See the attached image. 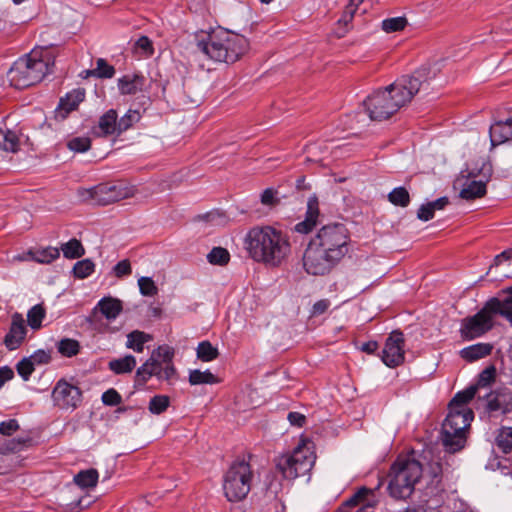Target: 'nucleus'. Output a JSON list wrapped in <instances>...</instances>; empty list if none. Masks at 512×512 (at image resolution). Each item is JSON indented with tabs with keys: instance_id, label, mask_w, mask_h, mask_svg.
I'll return each instance as SVG.
<instances>
[{
	"instance_id": "1",
	"label": "nucleus",
	"mask_w": 512,
	"mask_h": 512,
	"mask_svg": "<svg viewBox=\"0 0 512 512\" xmlns=\"http://www.w3.org/2000/svg\"><path fill=\"white\" fill-rule=\"evenodd\" d=\"M435 76V71L423 66L411 75L401 76L385 89L375 91L364 101L369 118L372 121L387 120L410 103L417 93L429 94Z\"/></svg>"
},
{
	"instance_id": "2",
	"label": "nucleus",
	"mask_w": 512,
	"mask_h": 512,
	"mask_svg": "<svg viewBox=\"0 0 512 512\" xmlns=\"http://www.w3.org/2000/svg\"><path fill=\"white\" fill-rule=\"evenodd\" d=\"M350 235L344 224L323 226L310 239L303 256L305 271L314 276H323L348 254Z\"/></svg>"
},
{
	"instance_id": "3",
	"label": "nucleus",
	"mask_w": 512,
	"mask_h": 512,
	"mask_svg": "<svg viewBox=\"0 0 512 512\" xmlns=\"http://www.w3.org/2000/svg\"><path fill=\"white\" fill-rule=\"evenodd\" d=\"M244 246L253 261L268 268L284 265L292 251L289 236L269 225L251 228L245 236Z\"/></svg>"
},
{
	"instance_id": "4",
	"label": "nucleus",
	"mask_w": 512,
	"mask_h": 512,
	"mask_svg": "<svg viewBox=\"0 0 512 512\" xmlns=\"http://www.w3.org/2000/svg\"><path fill=\"white\" fill-rule=\"evenodd\" d=\"M196 46L208 59L234 63L247 52L249 42L243 35L218 29L197 36Z\"/></svg>"
},
{
	"instance_id": "5",
	"label": "nucleus",
	"mask_w": 512,
	"mask_h": 512,
	"mask_svg": "<svg viewBox=\"0 0 512 512\" xmlns=\"http://www.w3.org/2000/svg\"><path fill=\"white\" fill-rule=\"evenodd\" d=\"M422 471L419 461L409 457H398L389 473V495L396 500L409 498L422 476Z\"/></svg>"
},
{
	"instance_id": "6",
	"label": "nucleus",
	"mask_w": 512,
	"mask_h": 512,
	"mask_svg": "<svg viewBox=\"0 0 512 512\" xmlns=\"http://www.w3.org/2000/svg\"><path fill=\"white\" fill-rule=\"evenodd\" d=\"M473 420L471 409L449 408V413L442 424L441 439L446 451L455 453L464 448L466 430Z\"/></svg>"
},
{
	"instance_id": "7",
	"label": "nucleus",
	"mask_w": 512,
	"mask_h": 512,
	"mask_svg": "<svg viewBox=\"0 0 512 512\" xmlns=\"http://www.w3.org/2000/svg\"><path fill=\"white\" fill-rule=\"evenodd\" d=\"M254 474L245 459L235 460L224 475L223 490L230 502H238L246 498L251 490Z\"/></svg>"
},
{
	"instance_id": "8",
	"label": "nucleus",
	"mask_w": 512,
	"mask_h": 512,
	"mask_svg": "<svg viewBox=\"0 0 512 512\" xmlns=\"http://www.w3.org/2000/svg\"><path fill=\"white\" fill-rule=\"evenodd\" d=\"M54 58L50 55L48 49L32 51L26 59L17 63L13 70L19 74L18 81L23 87L33 86L43 80V78L53 72Z\"/></svg>"
},
{
	"instance_id": "9",
	"label": "nucleus",
	"mask_w": 512,
	"mask_h": 512,
	"mask_svg": "<svg viewBox=\"0 0 512 512\" xmlns=\"http://www.w3.org/2000/svg\"><path fill=\"white\" fill-rule=\"evenodd\" d=\"M315 459L312 441L302 439L291 454L279 458L277 467L286 479H295L308 474Z\"/></svg>"
},
{
	"instance_id": "10",
	"label": "nucleus",
	"mask_w": 512,
	"mask_h": 512,
	"mask_svg": "<svg viewBox=\"0 0 512 512\" xmlns=\"http://www.w3.org/2000/svg\"><path fill=\"white\" fill-rule=\"evenodd\" d=\"M498 307L496 297H493L475 315L462 319L460 328L462 339L473 340L490 331L493 328V318Z\"/></svg>"
},
{
	"instance_id": "11",
	"label": "nucleus",
	"mask_w": 512,
	"mask_h": 512,
	"mask_svg": "<svg viewBox=\"0 0 512 512\" xmlns=\"http://www.w3.org/2000/svg\"><path fill=\"white\" fill-rule=\"evenodd\" d=\"M82 201L93 205H109L128 197V188L121 185L103 183L89 189H79Z\"/></svg>"
},
{
	"instance_id": "12",
	"label": "nucleus",
	"mask_w": 512,
	"mask_h": 512,
	"mask_svg": "<svg viewBox=\"0 0 512 512\" xmlns=\"http://www.w3.org/2000/svg\"><path fill=\"white\" fill-rule=\"evenodd\" d=\"M54 404L61 409H76L82 402V391L79 387L59 380L52 391Z\"/></svg>"
},
{
	"instance_id": "13",
	"label": "nucleus",
	"mask_w": 512,
	"mask_h": 512,
	"mask_svg": "<svg viewBox=\"0 0 512 512\" xmlns=\"http://www.w3.org/2000/svg\"><path fill=\"white\" fill-rule=\"evenodd\" d=\"M404 344V335L401 331L395 330L389 335L381 354V359L386 366L395 368L404 362Z\"/></svg>"
},
{
	"instance_id": "14",
	"label": "nucleus",
	"mask_w": 512,
	"mask_h": 512,
	"mask_svg": "<svg viewBox=\"0 0 512 512\" xmlns=\"http://www.w3.org/2000/svg\"><path fill=\"white\" fill-rule=\"evenodd\" d=\"M27 328L22 314L15 312L11 316L9 331L4 337L3 343L10 351L18 349L24 342Z\"/></svg>"
},
{
	"instance_id": "15",
	"label": "nucleus",
	"mask_w": 512,
	"mask_h": 512,
	"mask_svg": "<svg viewBox=\"0 0 512 512\" xmlns=\"http://www.w3.org/2000/svg\"><path fill=\"white\" fill-rule=\"evenodd\" d=\"M98 128L103 136L112 134L120 135L128 129V113L118 121L117 111L115 109H110L100 117Z\"/></svg>"
},
{
	"instance_id": "16",
	"label": "nucleus",
	"mask_w": 512,
	"mask_h": 512,
	"mask_svg": "<svg viewBox=\"0 0 512 512\" xmlns=\"http://www.w3.org/2000/svg\"><path fill=\"white\" fill-rule=\"evenodd\" d=\"M143 372L148 376H156L159 380L166 381L168 384H174L178 380V373L173 363L145 362L139 375Z\"/></svg>"
},
{
	"instance_id": "17",
	"label": "nucleus",
	"mask_w": 512,
	"mask_h": 512,
	"mask_svg": "<svg viewBox=\"0 0 512 512\" xmlns=\"http://www.w3.org/2000/svg\"><path fill=\"white\" fill-rule=\"evenodd\" d=\"M33 445L31 437H18L8 440L0 448V475L6 474L10 471V466L7 463L5 453H17Z\"/></svg>"
},
{
	"instance_id": "18",
	"label": "nucleus",
	"mask_w": 512,
	"mask_h": 512,
	"mask_svg": "<svg viewBox=\"0 0 512 512\" xmlns=\"http://www.w3.org/2000/svg\"><path fill=\"white\" fill-rule=\"evenodd\" d=\"M484 398L487 400L486 410L488 412L506 413L510 410L512 392L507 388L487 393Z\"/></svg>"
},
{
	"instance_id": "19",
	"label": "nucleus",
	"mask_w": 512,
	"mask_h": 512,
	"mask_svg": "<svg viewBox=\"0 0 512 512\" xmlns=\"http://www.w3.org/2000/svg\"><path fill=\"white\" fill-rule=\"evenodd\" d=\"M85 95L86 91L84 88H76L68 92L59 101V105L57 107L59 115L66 118L70 112L76 110L79 104L84 101Z\"/></svg>"
},
{
	"instance_id": "20",
	"label": "nucleus",
	"mask_w": 512,
	"mask_h": 512,
	"mask_svg": "<svg viewBox=\"0 0 512 512\" xmlns=\"http://www.w3.org/2000/svg\"><path fill=\"white\" fill-rule=\"evenodd\" d=\"M490 140L493 147L512 140V117L491 125Z\"/></svg>"
},
{
	"instance_id": "21",
	"label": "nucleus",
	"mask_w": 512,
	"mask_h": 512,
	"mask_svg": "<svg viewBox=\"0 0 512 512\" xmlns=\"http://www.w3.org/2000/svg\"><path fill=\"white\" fill-rule=\"evenodd\" d=\"M319 216L318 201L316 198H310L307 204L306 217L303 221L295 225V231L307 234L316 226Z\"/></svg>"
},
{
	"instance_id": "22",
	"label": "nucleus",
	"mask_w": 512,
	"mask_h": 512,
	"mask_svg": "<svg viewBox=\"0 0 512 512\" xmlns=\"http://www.w3.org/2000/svg\"><path fill=\"white\" fill-rule=\"evenodd\" d=\"M493 346L490 343H477L460 350V357L467 362H474L491 354Z\"/></svg>"
},
{
	"instance_id": "23",
	"label": "nucleus",
	"mask_w": 512,
	"mask_h": 512,
	"mask_svg": "<svg viewBox=\"0 0 512 512\" xmlns=\"http://www.w3.org/2000/svg\"><path fill=\"white\" fill-rule=\"evenodd\" d=\"M372 493L371 489L366 487L360 488L355 494L347 499L339 508V512H353V509L359 507L362 509L367 506L366 498Z\"/></svg>"
},
{
	"instance_id": "24",
	"label": "nucleus",
	"mask_w": 512,
	"mask_h": 512,
	"mask_svg": "<svg viewBox=\"0 0 512 512\" xmlns=\"http://www.w3.org/2000/svg\"><path fill=\"white\" fill-rule=\"evenodd\" d=\"M97 308L100 312L105 316L108 320H114L122 311V302L118 299L112 297H104L102 298L98 304Z\"/></svg>"
},
{
	"instance_id": "25",
	"label": "nucleus",
	"mask_w": 512,
	"mask_h": 512,
	"mask_svg": "<svg viewBox=\"0 0 512 512\" xmlns=\"http://www.w3.org/2000/svg\"><path fill=\"white\" fill-rule=\"evenodd\" d=\"M131 53L137 60L148 59L154 54L153 42L147 36H140L135 41Z\"/></svg>"
},
{
	"instance_id": "26",
	"label": "nucleus",
	"mask_w": 512,
	"mask_h": 512,
	"mask_svg": "<svg viewBox=\"0 0 512 512\" xmlns=\"http://www.w3.org/2000/svg\"><path fill=\"white\" fill-rule=\"evenodd\" d=\"M99 473L96 469L90 468L79 471L74 475V483L82 489L94 488L98 483Z\"/></svg>"
},
{
	"instance_id": "27",
	"label": "nucleus",
	"mask_w": 512,
	"mask_h": 512,
	"mask_svg": "<svg viewBox=\"0 0 512 512\" xmlns=\"http://www.w3.org/2000/svg\"><path fill=\"white\" fill-rule=\"evenodd\" d=\"M20 141L17 132L0 129V150L15 153L19 150Z\"/></svg>"
},
{
	"instance_id": "28",
	"label": "nucleus",
	"mask_w": 512,
	"mask_h": 512,
	"mask_svg": "<svg viewBox=\"0 0 512 512\" xmlns=\"http://www.w3.org/2000/svg\"><path fill=\"white\" fill-rule=\"evenodd\" d=\"M150 104V97L147 94H139L130 103V127L138 122Z\"/></svg>"
},
{
	"instance_id": "29",
	"label": "nucleus",
	"mask_w": 512,
	"mask_h": 512,
	"mask_svg": "<svg viewBox=\"0 0 512 512\" xmlns=\"http://www.w3.org/2000/svg\"><path fill=\"white\" fill-rule=\"evenodd\" d=\"M486 192L485 182L472 180L460 191V197L465 200H474L483 197Z\"/></svg>"
},
{
	"instance_id": "30",
	"label": "nucleus",
	"mask_w": 512,
	"mask_h": 512,
	"mask_svg": "<svg viewBox=\"0 0 512 512\" xmlns=\"http://www.w3.org/2000/svg\"><path fill=\"white\" fill-rule=\"evenodd\" d=\"M477 392V387H474L473 385L469 386L463 391H459L450 401L449 408L468 409L466 404H468L475 397Z\"/></svg>"
},
{
	"instance_id": "31",
	"label": "nucleus",
	"mask_w": 512,
	"mask_h": 512,
	"mask_svg": "<svg viewBox=\"0 0 512 512\" xmlns=\"http://www.w3.org/2000/svg\"><path fill=\"white\" fill-rule=\"evenodd\" d=\"M61 250L64 257L67 259H78L85 254L82 243L76 238H72L68 242L63 243Z\"/></svg>"
},
{
	"instance_id": "32",
	"label": "nucleus",
	"mask_w": 512,
	"mask_h": 512,
	"mask_svg": "<svg viewBox=\"0 0 512 512\" xmlns=\"http://www.w3.org/2000/svg\"><path fill=\"white\" fill-rule=\"evenodd\" d=\"M153 341V336L143 331L134 330L130 332V349L134 352L141 353L144 350V345Z\"/></svg>"
},
{
	"instance_id": "33",
	"label": "nucleus",
	"mask_w": 512,
	"mask_h": 512,
	"mask_svg": "<svg viewBox=\"0 0 512 512\" xmlns=\"http://www.w3.org/2000/svg\"><path fill=\"white\" fill-rule=\"evenodd\" d=\"M217 382V377L209 370L200 371L198 369H195L191 370L189 373V383L191 385L215 384Z\"/></svg>"
},
{
	"instance_id": "34",
	"label": "nucleus",
	"mask_w": 512,
	"mask_h": 512,
	"mask_svg": "<svg viewBox=\"0 0 512 512\" xmlns=\"http://www.w3.org/2000/svg\"><path fill=\"white\" fill-rule=\"evenodd\" d=\"M46 316V310L42 304L34 305L27 313L29 326L37 330L42 326V321Z\"/></svg>"
},
{
	"instance_id": "35",
	"label": "nucleus",
	"mask_w": 512,
	"mask_h": 512,
	"mask_svg": "<svg viewBox=\"0 0 512 512\" xmlns=\"http://www.w3.org/2000/svg\"><path fill=\"white\" fill-rule=\"evenodd\" d=\"M219 356L218 349L209 341H202L197 347V357L203 362H210Z\"/></svg>"
},
{
	"instance_id": "36",
	"label": "nucleus",
	"mask_w": 512,
	"mask_h": 512,
	"mask_svg": "<svg viewBox=\"0 0 512 512\" xmlns=\"http://www.w3.org/2000/svg\"><path fill=\"white\" fill-rule=\"evenodd\" d=\"M207 260L212 265L225 266L230 261V254L223 247H214L207 255Z\"/></svg>"
},
{
	"instance_id": "37",
	"label": "nucleus",
	"mask_w": 512,
	"mask_h": 512,
	"mask_svg": "<svg viewBox=\"0 0 512 512\" xmlns=\"http://www.w3.org/2000/svg\"><path fill=\"white\" fill-rule=\"evenodd\" d=\"M96 68L92 70H87V75H92L98 78H111L115 73V69L113 66L109 65L107 61L103 58H99L96 61Z\"/></svg>"
},
{
	"instance_id": "38",
	"label": "nucleus",
	"mask_w": 512,
	"mask_h": 512,
	"mask_svg": "<svg viewBox=\"0 0 512 512\" xmlns=\"http://www.w3.org/2000/svg\"><path fill=\"white\" fill-rule=\"evenodd\" d=\"M388 200L395 206L407 207L410 203V195L405 187H397L388 194Z\"/></svg>"
},
{
	"instance_id": "39",
	"label": "nucleus",
	"mask_w": 512,
	"mask_h": 512,
	"mask_svg": "<svg viewBox=\"0 0 512 512\" xmlns=\"http://www.w3.org/2000/svg\"><path fill=\"white\" fill-rule=\"evenodd\" d=\"M495 379L496 368L495 366L490 365L480 372L477 378V382L473 386L477 387V391H479L482 388L489 387L492 383L495 382Z\"/></svg>"
},
{
	"instance_id": "40",
	"label": "nucleus",
	"mask_w": 512,
	"mask_h": 512,
	"mask_svg": "<svg viewBox=\"0 0 512 512\" xmlns=\"http://www.w3.org/2000/svg\"><path fill=\"white\" fill-rule=\"evenodd\" d=\"M58 351L65 357H73L80 351V344L75 339L64 338L58 343Z\"/></svg>"
},
{
	"instance_id": "41",
	"label": "nucleus",
	"mask_w": 512,
	"mask_h": 512,
	"mask_svg": "<svg viewBox=\"0 0 512 512\" xmlns=\"http://www.w3.org/2000/svg\"><path fill=\"white\" fill-rule=\"evenodd\" d=\"M497 446L504 452L512 450V427H502L496 437Z\"/></svg>"
},
{
	"instance_id": "42",
	"label": "nucleus",
	"mask_w": 512,
	"mask_h": 512,
	"mask_svg": "<svg viewBox=\"0 0 512 512\" xmlns=\"http://www.w3.org/2000/svg\"><path fill=\"white\" fill-rule=\"evenodd\" d=\"M174 349L164 345L159 346L152 352L151 358L147 362L160 361L162 364L172 363Z\"/></svg>"
},
{
	"instance_id": "43",
	"label": "nucleus",
	"mask_w": 512,
	"mask_h": 512,
	"mask_svg": "<svg viewBox=\"0 0 512 512\" xmlns=\"http://www.w3.org/2000/svg\"><path fill=\"white\" fill-rule=\"evenodd\" d=\"M60 256L59 249L56 247H47L41 250H38L34 253L33 259L42 264H49L52 261L56 260Z\"/></svg>"
},
{
	"instance_id": "44",
	"label": "nucleus",
	"mask_w": 512,
	"mask_h": 512,
	"mask_svg": "<svg viewBox=\"0 0 512 512\" xmlns=\"http://www.w3.org/2000/svg\"><path fill=\"white\" fill-rule=\"evenodd\" d=\"M95 264L90 259H84L75 263L73 274L75 278L84 279L94 272Z\"/></svg>"
},
{
	"instance_id": "45",
	"label": "nucleus",
	"mask_w": 512,
	"mask_h": 512,
	"mask_svg": "<svg viewBox=\"0 0 512 512\" xmlns=\"http://www.w3.org/2000/svg\"><path fill=\"white\" fill-rule=\"evenodd\" d=\"M507 292L508 296L504 300L496 298L499 307L496 309L495 315L499 314L512 323V287L508 288Z\"/></svg>"
},
{
	"instance_id": "46",
	"label": "nucleus",
	"mask_w": 512,
	"mask_h": 512,
	"mask_svg": "<svg viewBox=\"0 0 512 512\" xmlns=\"http://www.w3.org/2000/svg\"><path fill=\"white\" fill-rule=\"evenodd\" d=\"M170 405V398L166 395H155L149 401V411L159 415L167 410Z\"/></svg>"
},
{
	"instance_id": "47",
	"label": "nucleus",
	"mask_w": 512,
	"mask_h": 512,
	"mask_svg": "<svg viewBox=\"0 0 512 512\" xmlns=\"http://www.w3.org/2000/svg\"><path fill=\"white\" fill-rule=\"evenodd\" d=\"M405 17H393L382 21V29L387 33L402 31L407 25Z\"/></svg>"
},
{
	"instance_id": "48",
	"label": "nucleus",
	"mask_w": 512,
	"mask_h": 512,
	"mask_svg": "<svg viewBox=\"0 0 512 512\" xmlns=\"http://www.w3.org/2000/svg\"><path fill=\"white\" fill-rule=\"evenodd\" d=\"M150 81L143 75L134 74L133 78L130 79V96L140 94H146V88Z\"/></svg>"
},
{
	"instance_id": "49",
	"label": "nucleus",
	"mask_w": 512,
	"mask_h": 512,
	"mask_svg": "<svg viewBox=\"0 0 512 512\" xmlns=\"http://www.w3.org/2000/svg\"><path fill=\"white\" fill-rule=\"evenodd\" d=\"M67 147L71 151L83 153L90 149L91 139L89 137H74L67 142Z\"/></svg>"
},
{
	"instance_id": "50",
	"label": "nucleus",
	"mask_w": 512,
	"mask_h": 512,
	"mask_svg": "<svg viewBox=\"0 0 512 512\" xmlns=\"http://www.w3.org/2000/svg\"><path fill=\"white\" fill-rule=\"evenodd\" d=\"M362 2L363 0H350L349 3L345 6V9L342 13V16L338 20V23L347 26L352 21L355 12Z\"/></svg>"
},
{
	"instance_id": "51",
	"label": "nucleus",
	"mask_w": 512,
	"mask_h": 512,
	"mask_svg": "<svg viewBox=\"0 0 512 512\" xmlns=\"http://www.w3.org/2000/svg\"><path fill=\"white\" fill-rule=\"evenodd\" d=\"M16 370L24 381H28L35 370V366L29 357H25L16 364Z\"/></svg>"
},
{
	"instance_id": "52",
	"label": "nucleus",
	"mask_w": 512,
	"mask_h": 512,
	"mask_svg": "<svg viewBox=\"0 0 512 512\" xmlns=\"http://www.w3.org/2000/svg\"><path fill=\"white\" fill-rule=\"evenodd\" d=\"M138 286L143 296L152 297L158 293V288L150 277H140L138 279Z\"/></svg>"
},
{
	"instance_id": "53",
	"label": "nucleus",
	"mask_w": 512,
	"mask_h": 512,
	"mask_svg": "<svg viewBox=\"0 0 512 512\" xmlns=\"http://www.w3.org/2000/svg\"><path fill=\"white\" fill-rule=\"evenodd\" d=\"M278 191L273 188L265 189L261 194V203L265 206L274 207L279 204Z\"/></svg>"
},
{
	"instance_id": "54",
	"label": "nucleus",
	"mask_w": 512,
	"mask_h": 512,
	"mask_svg": "<svg viewBox=\"0 0 512 512\" xmlns=\"http://www.w3.org/2000/svg\"><path fill=\"white\" fill-rule=\"evenodd\" d=\"M109 368L115 374H122L128 372V355H125L120 359L110 361Z\"/></svg>"
},
{
	"instance_id": "55",
	"label": "nucleus",
	"mask_w": 512,
	"mask_h": 512,
	"mask_svg": "<svg viewBox=\"0 0 512 512\" xmlns=\"http://www.w3.org/2000/svg\"><path fill=\"white\" fill-rule=\"evenodd\" d=\"M102 401L105 405L116 406L121 402V395L113 388L102 394Z\"/></svg>"
},
{
	"instance_id": "56",
	"label": "nucleus",
	"mask_w": 512,
	"mask_h": 512,
	"mask_svg": "<svg viewBox=\"0 0 512 512\" xmlns=\"http://www.w3.org/2000/svg\"><path fill=\"white\" fill-rule=\"evenodd\" d=\"M19 429V424L16 419H9L0 423V434L11 436Z\"/></svg>"
},
{
	"instance_id": "57",
	"label": "nucleus",
	"mask_w": 512,
	"mask_h": 512,
	"mask_svg": "<svg viewBox=\"0 0 512 512\" xmlns=\"http://www.w3.org/2000/svg\"><path fill=\"white\" fill-rule=\"evenodd\" d=\"M29 358L34 366L48 364L51 361L50 354L42 349L35 351Z\"/></svg>"
},
{
	"instance_id": "58",
	"label": "nucleus",
	"mask_w": 512,
	"mask_h": 512,
	"mask_svg": "<svg viewBox=\"0 0 512 512\" xmlns=\"http://www.w3.org/2000/svg\"><path fill=\"white\" fill-rule=\"evenodd\" d=\"M434 213V210L432 209L430 203L428 202L419 207L417 211V217L422 221H429L434 217Z\"/></svg>"
},
{
	"instance_id": "59",
	"label": "nucleus",
	"mask_w": 512,
	"mask_h": 512,
	"mask_svg": "<svg viewBox=\"0 0 512 512\" xmlns=\"http://www.w3.org/2000/svg\"><path fill=\"white\" fill-rule=\"evenodd\" d=\"M330 307V301L328 299H321L317 301L312 308V315L319 316L325 313Z\"/></svg>"
},
{
	"instance_id": "60",
	"label": "nucleus",
	"mask_w": 512,
	"mask_h": 512,
	"mask_svg": "<svg viewBox=\"0 0 512 512\" xmlns=\"http://www.w3.org/2000/svg\"><path fill=\"white\" fill-rule=\"evenodd\" d=\"M288 421L291 425L302 427L306 422V417L299 412H290L287 416Z\"/></svg>"
},
{
	"instance_id": "61",
	"label": "nucleus",
	"mask_w": 512,
	"mask_h": 512,
	"mask_svg": "<svg viewBox=\"0 0 512 512\" xmlns=\"http://www.w3.org/2000/svg\"><path fill=\"white\" fill-rule=\"evenodd\" d=\"M14 378V371L9 366L0 367V389L4 386L7 381Z\"/></svg>"
},
{
	"instance_id": "62",
	"label": "nucleus",
	"mask_w": 512,
	"mask_h": 512,
	"mask_svg": "<svg viewBox=\"0 0 512 512\" xmlns=\"http://www.w3.org/2000/svg\"><path fill=\"white\" fill-rule=\"evenodd\" d=\"M113 272L119 278L128 275V259H123L117 263L113 268Z\"/></svg>"
},
{
	"instance_id": "63",
	"label": "nucleus",
	"mask_w": 512,
	"mask_h": 512,
	"mask_svg": "<svg viewBox=\"0 0 512 512\" xmlns=\"http://www.w3.org/2000/svg\"><path fill=\"white\" fill-rule=\"evenodd\" d=\"M429 203L435 212L436 210L444 209L449 204V199H448V197L444 196V197H440V198L436 199L435 201H432Z\"/></svg>"
},
{
	"instance_id": "64",
	"label": "nucleus",
	"mask_w": 512,
	"mask_h": 512,
	"mask_svg": "<svg viewBox=\"0 0 512 512\" xmlns=\"http://www.w3.org/2000/svg\"><path fill=\"white\" fill-rule=\"evenodd\" d=\"M360 349L367 354H374L378 349V343L376 341H368L363 343Z\"/></svg>"
}]
</instances>
